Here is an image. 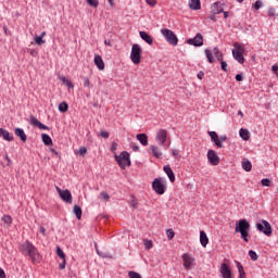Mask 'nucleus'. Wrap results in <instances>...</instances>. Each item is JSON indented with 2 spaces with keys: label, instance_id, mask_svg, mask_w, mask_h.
Returning <instances> with one entry per match:
<instances>
[{
  "label": "nucleus",
  "instance_id": "nucleus-43",
  "mask_svg": "<svg viewBox=\"0 0 278 278\" xmlns=\"http://www.w3.org/2000/svg\"><path fill=\"white\" fill-rule=\"evenodd\" d=\"M35 42H36V45H45V42H47V41H45V39H42V37H40V36H37V37H35Z\"/></svg>",
  "mask_w": 278,
  "mask_h": 278
},
{
  "label": "nucleus",
  "instance_id": "nucleus-57",
  "mask_svg": "<svg viewBox=\"0 0 278 278\" xmlns=\"http://www.w3.org/2000/svg\"><path fill=\"white\" fill-rule=\"evenodd\" d=\"M244 79V76L242 74H237L236 75V80L237 81H242Z\"/></svg>",
  "mask_w": 278,
  "mask_h": 278
},
{
  "label": "nucleus",
  "instance_id": "nucleus-53",
  "mask_svg": "<svg viewBox=\"0 0 278 278\" xmlns=\"http://www.w3.org/2000/svg\"><path fill=\"white\" fill-rule=\"evenodd\" d=\"M263 3L261 0H257L255 3H254V10H260V8H262Z\"/></svg>",
  "mask_w": 278,
  "mask_h": 278
},
{
  "label": "nucleus",
  "instance_id": "nucleus-56",
  "mask_svg": "<svg viewBox=\"0 0 278 278\" xmlns=\"http://www.w3.org/2000/svg\"><path fill=\"white\" fill-rule=\"evenodd\" d=\"M100 136H101L102 138H110V132H108V131H105V130H102V131L100 132Z\"/></svg>",
  "mask_w": 278,
  "mask_h": 278
},
{
  "label": "nucleus",
  "instance_id": "nucleus-60",
  "mask_svg": "<svg viewBox=\"0 0 278 278\" xmlns=\"http://www.w3.org/2000/svg\"><path fill=\"white\" fill-rule=\"evenodd\" d=\"M29 53L33 58H36V55H38V51H36L35 49H31Z\"/></svg>",
  "mask_w": 278,
  "mask_h": 278
},
{
  "label": "nucleus",
  "instance_id": "nucleus-29",
  "mask_svg": "<svg viewBox=\"0 0 278 278\" xmlns=\"http://www.w3.org/2000/svg\"><path fill=\"white\" fill-rule=\"evenodd\" d=\"M73 213L75 214V216H76V218L78 219V220H81V214H83V212H81V206H79V205H74V207H73Z\"/></svg>",
  "mask_w": 278,
  "mask_h": 278
},
{
  "label": "nucleus",
  "instance_id": "nucleus-24",
  "mask_svg": "<svg viewBox=\"0 0 278 278\" xmlns=\"http://www.w3.org/2000/svg\"><path fill=\"white\" fill-rule=\"evenodd\" d=\"M58 79H60V81H62L63 86H67V88H74L73 83L68 78H66V76L59 75Z\"/></svg>",
  "mask_w": 278,
  "mask_h": 278
},
{
  "label": "nucleus",
  "instance_id": "nucleus-45",
  "mask_svg": "<svg viewBox=\"0 0 278 278\" xmlns=\"http://www.w3.org/2000/svg\"><path fill=\"white\" fill-rule=\"evenodd\" d=\"M87 152H88V149H86V147H81L77 151L78 155H86Z\"/></svg>",
  "mask_w": 278,
  "mask_h": 278
},
{
  "label": "nucleus",
  "instance_id": "nucleus-8",
  "mask_svg": "<svg viewBox=\"0 0 278 278\" xmlns=\"http://www.w3.org/2000/svg\"><path fill=\"white\" fill-rule=\"evenodd\" d=\"M130 60L134 64H140V46L135 43L131 48Z\"/></svg>",
  "mask_w": 278,
  "mask_h": 278
},
{
  "label": "nucleus",
  "instance_id": "nucleus-63",
  "mask_svg": "<svg viewBox=\"0 0 278 278\" xmlns=\"http://www.w3.org/2000/svg\"><path fill=\"white\" fill-rule=\"evenodd\" d=\"M0 278H5V271L0 267Z\"/></svg>",
  "mask_w": 278,
  "mask_h": 278
},
{
  "label": "nucleus",
  "instance_id": "nucleus-59",
  "mask_svg": "<svg viewBox=\"0 0 278 278\" xmlns=\"http://www.w3.org/2000/svg\"><path fill=\"white\" fill-rule=\"evenodd\" d=\"M115 0H108L109 5H111L112 9L116 8Z\"/></svg>",
  "mask_w": 278,
  "mask_h": 278
},
{
  "label": "nucleus",
  "instance_id": "nucleus-2",
  "mask_svg": "<svg viewBox=\"0 0 278 278\" xmlns=\"http://www.w3.org/2000/svg\"><path fill=\"white\" fill-rule=\"evenodd\" d=\"M232 49V56L233 59L239 62V64H244V53L247 49L244 48L243 43L235 42Z\"/></svg>",
  "mask_w": 278,
  "mask_h": 278
},
{
  "label": "nucleus",
  "instance_id": "nucleus-47",
  "mask_svg": "<svg viewBox=\"0 0 278 278\" xmlns=\"http://www.w3.org/2000/svg\"><path fill=\"white\" fill-rule=\"evenodd\" d=\"M214 142L218 147V149H225V144H223L219 138H217Z\"/></svg>",
  "mask_w": 278,
  "mask_h": 278
},
{
  "label": "nucleus",
  "instance_id": "nucleus-14",
  "mask_svg": "<svg viewBox=\"0 0 278 278\" xmlns=\"http://www.w3.org/2000/svg\"><path fill=\"white\" fill-rule=\"evenodd\" d=\"M220 275L223 278H231V268L227 263H222L219 268Z\"/></svg>",
  "mask_w": 278,
  "mask_h": 278
},
{
  "label": "nucleus",
  "instance_id": "nucleus-9",
  "mask_svg": "<svg viewBox=\"0 0 278 278\" xmlns=\"http://www.w3.org/2000/svg\"><path fill=\"white\" fill-rule=\"evenodd\" d=\"M156 142L161 144V147H166V140H168V132L165 129H160L156 132L155 137Z\"/></svg>",
  "mask_w": 278,
  "mask_h": 278
},
{
  "label": "nucleus",
  "instance_id": "nucleus-19",
  "mask_svg": "<svg viewBox=\"0 0 278 278\" xmlns=\"http://www.w3.org/2000/svg\"><path fill=\"white\" fill-rule=\"evenodd\" d=\"M223 4L220 2H214L211 7V12L216 16V14L223 13Z\"/></svg>",
  "mask_w": 278,
  "mask_h": 278
},
{
  "label": "nucleus",
  "instance_id": "nucleus-58",
  "mask_svg": "<svg viewBox=\"0 0 278 278\" xmlns=\"http://www.w3.org/2000/svg\"><path fill=\"white\" fill-rule=\"evenodd\" d=\"M172 155H174V157L179 159V150H173Z\"/></svg>",
  "mask_w": 278,
  "mask_h": 278
},
{
  "label": "nucleus",
  "instance_id": "nucleus-18",
  "mask_svg": "<svg viewBox=\"0 0 278 278\" xmlns=\"http://www.w3.org/2000/svg\"><path fill=\"white\" fill-rule=\"evenodd\" d=\"M164 173L167 175L169 181L172 184H175V173L173 172V168H170V165H165L163 167Z\"/></svg>",
  "mask_w": 278,
  "mask_h": 278
},
{
  "label": "nucleus",
  "instance_id": "nucleus-30",
  "mask_svg": "<svg viewBox=\"0 0 278 278\" xmlns=\"http://www.w3.org/2000/svg\"><path fill=\"white\" fill-rule=\"evenodd\" d=\"M140 144H142V147H148L149 137L147 136V134H140Z\"/></svg>",
  "mask_w": 278,
  "mask_h": 278
},
{
  "label": "nucleus",
  "instance_id": "nucleus-35",
  "mask_svg": "<svg viewBox=\"0 0 278 278\" xmlns=\"http://www.w3.org/2000/svg\"><path fill=\"white\" fill-rule=\"evenodd\" d=\"M2 223H5V225H12V216L10 215H4L1 218Z\"/></svg>",
  "mask_w": 278,
  "mask_h": 278
},
{
  "label": "nucleus",
  "instance_id": "nucleus-36",
  "mask_svg": "<svg viewBox=\"0 0 278 278\" xmlns=\"http://www.w3.org/2000/svg\"><path fill=\"white\" fill-rule=\"evenodd\" d=\"M90 8H99V0H86Z\"/></svg>",
  "mask_w": 278,
  "mask_h": 278
},
{
  "label": "nucleus",
  "instance_id": "nucleus-6",
  "mask_svg": "<svg viewBox=\"0 0 278 278\" xmlns=\"http://www.w3.org/2000/svg\"><path fill=\"white\" fill-rule=\"evenodd\" d=\"M152 188L156 194H164L166 192V185L160 178H155L152 182Z\"/></svg>",
  "mask_w": 278,
  "mask_h": 278
},
{
  "label": "nucleus",
  "instance_id": "nucleus-13",
  "mask_svg": "<svg viewBox=\"0 0 278 278\" xmlns=\"http://www.w3.org/2000/svg\"><path fill=\"white\" fill-rule=\"evenodd\" d=\"M182 262H184V268H186V270H190V268H192L194 258H192V256H190V254L185 253L182 255Z\"/></svg>",
  "mask_w": 278,
  "mask_h": 278
},
{
  "label": "nucleus",
  "instance_id": "nucleus-28",
  "mask_svg": "<svg viewBox=\"0 0 278 278\" xmlns=\"http://www.w3.org/2000/svg\"><path fill=\"white\" fill-rule=\"evenodd\" d=\"M239 136L240 138H242V140H245V141L249 140V138H251V134L244 128H241L239 130Z\"/></svg>",
  "mask_w": 278,
  "mask_h": 278
},
{
  "label": "nucleus",
  "instance_id": "nucleus-7",
  "mask_svg": "<svg viewBox=\"0 0 278 278\" xmlns=\"http://www.w3.org/2000/svg\"><path fill=\"white\" fill-rule=\"evenodd\" d=\"M56 192L64 203H73V194L68 189L62 190L60 187H56Z\"/></svg>",
  "mask_w": 278,
  "mask_h": 278
},
{
  "label": "nucleus",
  "instance_id": "nucleus-27",
  "mask_svg": "<svg viewBox=\"0 0 278 278\" xmlns=\"http://www.w3.org/2000/svg\"><path fill=\"white\" fill-rule=\"evenodd\" d=\"M41 140L46 147H51V144H53V139H51V137L47 134L41 135Z\"/></svg>",
  "mask_w": 278,
  "mask_h": 278
},
{
  "label": "nucleus",
  "instance_id": "nucleus-34",
  "mask_svg": "<svg viewBox=\"0 0 278 278\" xmlns=\"http://www.w3.org/2000/svg\"><path fill=\"white\" fill-rule=\"evenodd\" d=\"M59 112H68V104L66 102H61L59 104Z\"/></svg>",
  "mask_w": 278,
  "mask_h": 278
},
{
  "label": "nucleus",
  "instance_id": "nucleus-39",
  "mask_svg": "<svg viewBox=\"0 0 278 278\" xmlns=\"http://www.w3.org/2000/svg\"><path fill=\"white\" fill-rule=\"evenodd\" d=\"M249 255L253 262H257V253L255 251L250 250Z\"/></svg>",
  "mask_w": 278,
  "mask_h": 278
},
{
  "label": "nucleus",
  "instance_id": "nucleus-64",
  "mask_svg": "<svg viewBox=\"0 0 278 278\" xmlns=\"http://www.w3.org/2000/svg\"><path fill=\"white\" fill-rule=\"evenodd\" d=\"M271 71L277 75L278 72V65H273Z\"/></svg>",
  "mask_w": 278,
  "mask_h": 278
},
{
  "label": "nucleus",
  "instance_id": "nucleus-33",
  "mask_svg": "<svg viewBox=\"0 0 278 278\" xmlns=\"http://www.w3.org/2000/svg\"><path fill=\"white\" fill-rule=\"evenodd\" d=\"M143 245H144L146 251H149V250L153 249V241L144 239Z\"/></svg>",
  "mask_w": 278,
  "mask_h": 278
},
{
  "label": "nucleus",
  "instance_id": "nucleus-42",
  "mask_svg": "<svg viewBox=\"0 0 278 278\" xmlns=\"http://www.w3.org/2000/svg\"><path fill=\"white\" fill-rule=\"evenodd\" d=\"M240 233H241L242 240H244V242H249V230L242 231Z\"/></svg>",
  "mask_w": 278,
  "mask_h": 278
},
{
  "label": "nucleus",
  "instance_id": "nucleus-48",
  "mask_svg": "<svg viewBox=\"0 0 278 278\" xmlns=\"http://www.w3.org/2000/svg\"><path fill=\"white\" fill-rule=\"evenodd\" d=\"M262 186L270 187V179L263 178L261 181Z\"/></svg>",
  "mask_w": 278,
  "mask_h": 278
},
{
  "label": "nucleus",
  "instance_id": "nucleus-31",
  "mask_svg": "<svg viewBox=\"0 0 278 278\" xmlns=\"http://www.w3.org/2000/svg\"><path fill=\"white\" fill-rule=\"evenodd\" d=\"M237 268L239 270V278H247V273H244V267L242 264L237 263Z\"/></svg>",
  "mask_w": 278,
  "mask_h": 278
},
{
  "label": "nucleus",
  "instance_id": "nucleus-49",
  "mask_svg": "<svg viewBox=\"0 0 278 278\" xmlns=\"http://www.w3.org/2000/svg\"><path fill=\"white\" fill-rule=\"evenodd\" d=\"M268 16H277V9L270 8L268 10Z\"/></svg>",
  "mask_w": 278,
  "mask_h": 278
},
{
  "label": "nucleus",
  "instance_id": "nucleus-1",
  "mask_svg": "<svg viewBox=\"0 0 278 278\" xmlns=\"http://www.w3.org/2000/svg\"><path fill=\"white\" fill-rule=\"evenodd\" d=\"M21 252L24 255H28L30 257L33 264H40L42 256L38 253V249L29 240H26L20 248Z\"/></svg>",
  "mask_w": 278,
  "mask_h": 278
},
{
  "label": "nucleus",
  "instance_id": "nucleus-20",
  "mask_svg": "<svg viewBox=\"0 0 278 278\" xmlns=\"http://www.w3.org/2000/svg\"><path fill=\"white\" fill-rule=\"evenodd\" d=\"M14 134L22 142H27V135L23 128H15Z\"/></svg>",
  "mask_w": 278,
  "mask_h": 278
},
{
  "label": "nucleus",
  "instance_id": "nucleus-52",
  "mask_svg": "<svg viewBox=\"0 0 278 278\" xmlns=\"http://www.w3.org/2000/svg\"><path fill=\"white\" fill-rule=\"evenodd\" d=\"M118 149V143L116 142H113L112 146H111V151L112 153H116V150Z\"/></svg>",
  "mask_w": 278,
  "mask_h": 278
},
{
  "label": "nucleus",
  "instance_id": "nucleus-23",
  "mask_svg": "<svg viewBox=\"0 0 278 278\" xmlns=\"http://www.w3.org/2000/svg\"><path fill=\"white\" fill-rule=\"evenodd\" d=\"M200 242L202 244V247H207V244L210 243V239L207 238V233H205V231L201 230L200 231Z\"/></svg>",
  "mask_w": 278,
  "mask_h": 278
},
{
  "label": "nucleus",
  "instance_id": "nucleus-11",
  "mask_svg": "<svg viewBox=\"0 0 278 278\" xmlns=\"http://www.w3.org/2000/svg\"><path fill=\"white\" fill-rule=\"evenodd\" d=\"M249 227H251L249 225V222L247 219H241L239 220L238 224H236V228L235 231L238 233H241L242 231H249Z\"/></svg>",
  "mask_w": 278,
  "mask_h": 278
},
{
  "label": "nucleus",
  "instance_id": "nucleus-38",
  "mask_svg": "<svg viewBox=\"0 0 278 278\" xmlns=\"http://www.w3.org/2000/svg\"><path fill=\"white\" fill-rule=\"evenodd\" d=\"M205 55H206L208 62H210L211 64H213V63H214V56H212V51H210V50L206 49V50H205Z\"/></svg>",
  "mask_w": 278,
  "mask_h": 278
},
{
  "label": "nucleus",
  "instance_id": "nucleus-55",
  "mask_svg": "<svg viewBox=\"0 0 278 278\" xmlns=\"http://www.w3.org/2000/svg\"><path fill=\"white\" fill-rule=\"evenodd\" d=\"M220 64H222V70H224V72L227 73V71H228V70H227V62H225V61L222 60V61H220Z\"/></svg>",
  "mask_w": 278,
  "mask_h": 278
},
{
  "label": "nucleus",
  "instance_id": "nucleus-5",
  "mask_svg": "<svg viewBox=\"0 0 278 278\" xmlns=\"http://www.w3.org/2000/svg\"><path fill=\"white\" fill-rule=\"evenodd\" d=\"M256 229L264 233L265 236H273V226L266 219H262L261 224H256Z\"/></svg>",
  "mask_w": 278,
  "mask_h": 278
},
{
  "label": "nucleus",
  "instance_id": "nucleus-4",
  "mask_svg": "<svg viewBox=\"0 0 278 278\" xmlns=\"http://www.w3.org/2000/svg\"><path fill=\"white\" fill-rule=\"evenodd\" d=\"M162 36H164L166 42L168 45H172L173 47H177V43L179 42V39L177 38V35L168 28H162L161 29Z\"/></svg>",
  "mask_w": 278,
  "mask_h": 278
},
{
  "label": "nucleus",
  "instance_id": "nucleus-12",
  "mask_svg": "<svg viewBox=\"0 0 278 278\" xmlns=\"http://www.w3.org/2000/svg\"><path fill=\"white\" fill-rule=\"evenodd\" d=\"M187 43L193 47H203V35L197 34L194 38L188 39Z\"/></svg>",
  "mask_w": 278,
  "mask_h": 278
},
{
  "label": "nucleus",
  "instance_id": "nucleus-50",
  "mask_svg": "<svg viewBox=\"0 0 278 278\" xmlns=\"http://www.w3.org/2000/svg\"><path fill=\"white\" fill-rule=\"evenodd\" d=\"M83 80H84V87L90 88V79L88 77H83Z\"/></svg>",
  "mask_w": 278,
  "mask_h": 278
},
{
  "label": "nucleus",
  "instance_id": "nucleus-21",
  "mask_svg": "<svg viewBox=\"0 0 278 278\" xmlns=\"http://www.w3.org/2000/svg\"><path fill=\"white\" fill-rule=\"evenodd\" d=\"M241 166L243 170H245V173H251V170L253 169V164H251V161H249L248 159L242 160Z\"/></svg>",
  "mask_w": 278,
  "mask_h": 278
},
{
  "label": "nucleus",
  "instance_id": "nucleus-61",
  "mask_svg": "<svg viewBox=\"0 0 278 278\" xmlns=\"http://www.w3.org/2000/svg\"><path fill=\"white\" fill-rule=\"evenodd\" d=\"M197 77H198V79H203V77H205V73L199 72Z\"/></svg>",
  "mask_w": 278,
  "mask_h": 278
},
{
  "label": "nucleus",
  "instance_id": "nucleus-41",
  "mask_svg": "<svg viewBox=\"0 0 278 278\" xmlns=\"http://www.w3.org/2000/svg\"><path fill=\"white\" fill-rule=\"evenodd\" d=\"M208 136L213 142L218 138V134H216V131H208Z\"/></svg>",
  "mask_w": 278,
  "mask_h": 278
},
{
  "label": "nucleus",
  "instance_id": "nucleus-26",
  "mask_svg": "<svg viewBox=\"0 0 278 278\" xmlns=\"http://www.w3.org/2000/svg\"><path fill=\"white\" fill-rule=\"evenodd\" d=\"M189 8L190 10H201V0H190Z\"/></svg>",
  "mask_w": 278,
  "mask_h": 278
},
{
  "label": "nucleus",
  "instance_id": "nucleus-25",
  "mask_svg": "<svg viewBox=\"0 0 278 278\" xmlns=\"http://www.w3.org/2000/svg\"><path fill=\"white\" fill-rule=\"evenodd\" d=\"M150 150H151L152 154L154 155V157H156L157 160H160V157H162V155H163L162 150H160L156 146H150Z\"/></svg>",
  "mask_w": 278,
  "mask_h": 278
},
{
  "label": "nucleus",
  "instance_id": "nucleus-37",
  "mask_svg": "<svg viewBox=\"0 0 278 278\" xmlns=\"http://www.w3.org/2000/svg\"><path fill=\"white\" fill-rule=\"evenodd\" d=\"M56 255H59L61 260H66V254H64V251H62L60 247L56 248Z\"/></svg>",
  "mask_w": 278,
  "mask_h": 278
},
{
  "label": "nucleus",
  "instance_id": "nucleus-40",
  "mask_svg": "<svg viewBox=\"0 0 278 278\" xmlns=\"http://www.w3.org/2000/svg\"><path fill=\"white\" fill-rule=\"evenodd\" d=\"M166 236H167L168 240H173L175 238V230L168 229L166 231Z\"/></svg>",
  "mask_w": 278,
  "mask_h": 278
},
{
  "label": "nucleus",
  "instance_id": "nucleus-51",
  "mask_svg": "<svg viewBox=\"0 0 278 278\" xmlns=\"http://www.w3.org/2000/svg\"><path fill=\"white\" fill-rule=\"evenodd\" d=\"M128 277L129 278H140V274H138L136 271H129L128 273Z\"/></svg>",
  "mask_w": 278,
  "mask_h": 278
},
{
  "label": "nucleus",
  "instance_id": "nucleus-16",
  "mask_svg": "<svg viewBox=\"0 0 278 278\" xmlns=\"http://www.w3.org/2000/svg\"><path fill=\"white\" fill-rule=\"evenodd\" d=\"M93 62L97 68H99V71H105V62H103V58H101V55L96 54Z\"/></svg>",
  "mask_w": 278,
  "mask_h": 278
},
{
  "label": "nucleus",
  "instance_id": "nucleus-22",
  "mask_svg": "<svg viewBox=\"0 0 278 278\" xmlns=\"http://www.w3.org/2000/svg\"><path fill=\"white\" fill-rule=\"evenodd\" d=\"M140 38L147 42V45H153V38L147 31H140Z\"/></svg>",
  "mask_w": 278,
  "mask_h": 278
},
{
  "label": "nucleus",
  "instance_id": "nucleus-44",
  "mask_svg": "<svg viewBox=\"0 0 278 278\" xmlns=\"http://www.w3.org/2000/svg\"><path fill=\"white\" fill-rule=\"evenodd\" d=\"M146 3H148L150 8H155L157 5V0H146Z\"/></svg>",
  "mask_w": 278,
  "mask_h": 278
},
{
  "label": "nucleus",
  "instance_id": "nucleus-62",
  "mask_svg": "<svg viewBox=\"0 0 278 278\" xmlns=\"http://www.w3.org/2000/svg\"><path fill=\"white\" fill-rule=\"evenodd\" d=\"M46 231H47V229H45L43 226H40L39 233H42V236H45Z\"/></svg>",
  "mask_w": 278,
  "mask_h": 278
},
{
  "label": "nucleus",
  "instance_id": "nucleus-17",
  "mask_svg": "<svg viewBox=\"0 0 278 278\" xmlns=\"http://www.w3.org/2000/svg\"><path fill=\"white\" fill-rule=\"evenodd\" d=\"M0 137L7 142H12L14 140V135L3 128H0Z\"/></svg>",
  "mask_w": 278,
  "mask_h": 278
},
{
  "label": "nucleus",
  "instance_id": "nucleus-32",
  "mask_svg": "<svg viewBox=\"0 0 278 278\" xmlns=\"http://www.w3.org/2000/svg\"><path fill=\"white\" fill-rule=\"evenodd\" d=\"M212 53L215 55V58L219 61L223 62V53L218 48H214Z\"/></svg>",
  "mask_w": 278,
  "mask_h": 278
},
{
  "label": "nucleus",
  "instance_id": "nucleus-3",
  "mask_svg": "<svg viewBox=\"0 0 278 278\" xmlns=\"http://www.w3.org/2000/svg\"><path fill=\"white\" fill-rule=\"evenodd\" d=\"M114 157L119 168L125 169L127 166H131V161L129 160V153L127 151H123L121 154H115Z\"/></svg>",
  "mask_w": 278,
  "mask_h": 278
},
{
  "label": "nucleus",
  "instance_id": "nucleus-54",
  "mask_svg": "<svg viewBox=\"0 0 278 278\" xmlns=\"http://www.w3.org/2000/svg\"><path fill=\"white\" fill-rule=\"evenodd\" d=\"M59 268H60L61 270H64V268H66V258H64V260L62 261V263H60Z\"/></svg>",
  "mask_w": 278,
  "mask_h": 278
},
{
  "label": "nucleus",
  "instance_id": "nucleus-10",
  "mask_svg": "<svg viewBox=\"0 0 278 278\" xmlns=\"http://www.w3.org/2000/svg\"><path fill=\"white\" fill-rule=\"evenodd\" d=\"M207 160L212 166H218L220 164V157H218V154L214 150L207 151Z\"/></svg>",
  "mask_w": 278,
  "mask_h": 278
},
{
  "label": "nucleus",
  "instance_id": "nucleus-15",
  "mask_svg": "<svg viewBox=\"0 0 278 278\" xmlns=\"http://www.w3.org/2000/svg\"><path fill=\"white\" fill-rule=\"evenodd\" d=\"M29 123L30 125H33V127H38V129H45V130L49 129L47 125L42 124L40 121H38V118L34 116H30Z\"/></svg>",
  "mask_w": 278,
  "mask_h": 278
},
{
  "label": "nucleus",
  "instance_id": "nucleus-46",
  "mask_svg": "<svg viewBox=\"0 0 278 278\" xmlns=\"http://www.w3.org/2000/svg\"><path fill=\"white\" fill-rule=\"evenodd\" d=\"M101 199H103L104 201H110V194H108V192L103 191L100 193Z\"/></svg>",
  "mask_w": 278,
  "mask_h": 278
}]
</instances>
